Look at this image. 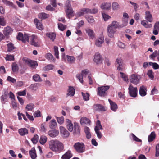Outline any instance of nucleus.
<instances>
[{
	"label": "nucleus",
	"instance_id": "nucleus-1",
	"mask_svg": "<svg viewBox=\"0 0 159 159\" xmlns=\"http://www.w3.org/2000/svg\"><path fill=\"white\" fill-rule=\"evenodd\" d=\"M66 128L70 132H72L73 130L74 126V129L73 133L74 134L79 135L80 134V126L79 124L75 122L74 123V126L72 122L69 119H67L66 120Z\"/></svg>",
	"mask_w": 159,
	"mask_h": 159
},
{
	"label": "nucleus",
	"instance_id": "nucleus-2",
	"mask_svg": "<svg viewBox=\"0 0 159 159\" xmlns=\"http://www.w3.org/2000/svg\"><path fill=\"white\" fill-rule=\"evenodd\" d=\"M49 148L52 151L58 152L64 148L63 144L57 140H52L49 142Z\"/></svg>",
	"mask_w": 159,
	"mask_h": 159
},
{
	"label": "nucleus",
	"instance_id": "nucleus-3",
	"mask_svg": "<svg viewBox=\"0 0 159 159\" xmlns=\"http://www.w3.org/2000/svg\"><path fill=\"white\" fill-rule=\"evenodd\" d=\"M119 25L118 22L113 21L111 24L108 25L107 30L108 36L110 38L113 37L116 28H119Z\"/></svg>",
	"mask_w": 159,
	"mask_h": 159
},
{
	"label": "nucleus",
	"instance_id": "nucleus-4",
	"mask_svg": "<svg viewBox=\"0 0 159 159\" xmlns=\"http://www.w3.org/2000/svg\"><path fill=\"white\" fill-rule=\"evenodd\" d=\"M140 80V75L135 74L131 75L129 78V80L130 83L134 85H137L139 83Z\"/></svg>",
	"mask_w": 159,
	"mask_h": 159
},
{
	"label": "nucleus",
	"instance_id": "nucleus-5",
	"mask_svg": "<svg viewBox=\"0 0 159 159\" xmlns=\"http://www.w3.org/2000/svg\"><path fill=\"white\" fill-rule=\"evenodd\" d=\"M109 86H102L98 88V95L104 97L106 95V91L109 89Z\"/></svg>",
	"mask_w": 159,
	"mask_h": 159
},
{
	"label": "nucleus",
	"instance_id": "nucleus-6",
	"mask_svg": "<svg viewBox=\"0 0 159 159\" xmlns=\"http://www.w3.org/2000/svg\"><path fill=\"white\" fill-rule=\"evenodd\" d=\"M13 32V29L9 26L5 27L3 31V34L7 39H9L10 36L12 34Z\"/></svg>",
	"mask_w": 159,
	"mask_h": 159
},
{
	"label": "nucleus",
	"instance_id": "nucleus-7",
	"mask_svg": "<svg viewBox=\"0 0 159 159\" xmlns=\"http://www.w3.org/2000/svg\"><path fill=\"white\" fill-rule=\"evenodd\" d=\"M74 147L76 150L78 152L82 153L84 151V145L83 143H76L74 145Z\"/></svg>",
	"mask_w": 159,
	"mask_h": 159
},
{
	"label": "nucleus",
	"instance_id": "nucleus-8",
	"mask_svg": "<svg viewBox=\"0 0 159 159\" xmlns=\"http://www.w3.org/2000/svg\"><path fill=\"white\" fill-rule=\"evenodd\" d=\"M128 90L130 96L133 97H135L137 96V89L136 87H134L130 84L128 88Z\"/></svg>",
	"mask_w": 159,
	"mask_h": 159
},
{
	"label": "nucleus",
	"instance_id": "nucleus-9",
	"mask_svg": "<svg viewBox=\"0 0 159 159\" xmlns=\"http://www.w3.org/2000/svg\"><path fill=\"white\" fill-rule=\"evenodd\" d=\"M31 44L35 47H39L38 39L37 37L34 35H32L30 39Z\"/></svg>",
	"mask_w": 159,
	"mask_h": 159
},
{
	"label": "nucleus",
	"instance_id": "nucleus-10",
	"mask_svg": "<svg viewBox=\"0 0 159 159\" xmlns=\"http://www.w3.org/2000/svg\"><path fill=\"white\" fill-rule=\"evenodd\" d=\"M93 61L96 64H98L102 61V57L98 53H96L94 56Z\"/></svg>",
	"mask_w": 159,
	"mask_h": 159
},
{
	"label": "nucleus",
	"instance_id": "nucleus-11",
	"mask_svg": "<svg viewBox=\"0 0 159 159\" xmlns=\"http://www.w3.org/2000/svg\"><path fill=\"white\" fill-rule=\"evenodd\" d=\"M93 109L96 111H105L106 110V107L103 106L100 104H95L93 106Z\"/></svg>",
	"mask_w": 159,
	"mask_h": 159
},
{
	"label": "nucleus",
	"instance_id": "nucleus-12",
	"mask_svg": "<svg viewBox=\"0 0 159 159\" xmlns=\"http://www.w3.org/2000/svg\"><path fill=\"white\" fill-rule=\"evenodd\" d=\"M60 130L61 135L64 137H67L69 135V132L66 129L62 126L60 127Z\"/></svg>",
	"mask_w": 159,
	"mask_h": 159
},
{
	"label": "nucleus",
	"instance_id": "nucleus-13",
	"mask_svg": "<svg viewBox=\"0 0 159 159\" xmlns=\"http://www.w3.org/2000/svg\"><path fill=\"white\" fill-rule=\"evenodd\" d=\"M80 123L82 125H90L91 124L90 120L88 118L85 117L81 118L80 120Z\"/></svg>",
	"mask_w": 159,
	"mask_h": 159
},
{
	"label": "nucleus",
	"instance_id": "nucleus-14",
	"mask_svg": "<svg viewBox=\"0 0 159 159\" xmlns=\"http://www.w3.org/2000/svg\"><path fill=\"white\" fill-rule=\"evenodd\" d=\"M104 42V37L102 36H101L96 40L95 42V44L97 46L100 47L102 46V44Z\"/></svg>",
	"mask_w": 159,
	"mask_h": 159
},
{
	"label": "nucleus",
	"instance_id": "nucleus-15",
	"mask_svg": "<svg viewBox=\"0 0 159 159\" xmlns=\"http://www.w3.org/2000/svg\"><path fill=\"white\" fill-rule=\"evenodd\" d=\"M116 62L119 65L117 67V70H122L123 67V61L121 58H118L116 59Z\"/></svg>",
	"mask_w": 159,
	"mask_h": 159
},
{
	"label": "nucleus",
	"instance_id": "nucleus-16",
	"mask_svg": "<svg viewBox=\"0 0 159 159\" xmlns=\"http://www.w3.org/2000/svg\"><path fill=\"white\" fill-rule=\"evenodd\" d=\"M59 134V131L55 129L50 130L48 132V135L52 138H54L57 136Z\"/></svg>",
	"mask_w": 159,
	"mask_h": 159
},
{
	"label": "nucleus",
	"instance_id": "nucleus-17",
	"mask_svg": "<svg viewBox=\"0 0 159 159\" xmlns=\"http://www.w3.org/2000/svg\"><path fill=\"white\" fill-rule=\"evenodd\" d=\"M145 18L146 20L150 22H152L153 21V19L152 15L149 11H146L145 12Z\"/></svg>",
	"mask_w": 159,
	"mask_h": 159
},
{
	"label": "nucleus",
	"instance_id": "nucleus-18",
	"mask_svg": "<svg viewBox=\"0 0 159 159\" xmlns=\"http://www.w3.org/2000/svg\"><path fill=\"white\" fill-rule=\"evenodd\" d=\"M68 93L66 95V97L70 96H73L75 93V90L73 87L69 86L68 90Z\"/></svg>",
	"mask_w": 159,
	"mask_h": 159
},
{
	"label": "nucleus",
	"instance_id": "nucleus-19",
	"mask_svg": "<svg viewBox=\"0 0 159 159\" xmlns=\"http://www.w3.org/2000/svg\"><path fill=\"white\" fill-rule=\"evenodd\" d=\"M159 31V22L157 21L155 24L153 31V33L155 35H157L158 34Z\"/></svg>",
	"mask_w": 159,
	"mask_h": 159
},
{
	"label": "nucleus",
	"instance_id": "nucleus-20",
	"mask_svg": "<svg viewBox=\"0 0 159 159\" xmlns=\"http://www.w3.org/2000/svg\"><path fill=\"white\" fill-rule=\"evenodd\" d=\"M146 88L143 85L141 86L139 89V94L142 97L145 96L147 94Z\"/></svg>",
	"mask_w": 159,
	"mask_h": 159
},
{
	"label": "nucleus",
	"instance_id": "nucleus-21",
	"mask_svg": "<svg viewBox=\"0 0 159 159\" xmlns=\"http://www.w3.org/2000/svg\"><path fill=\"white\" fill-rule=\"evenodd\" d=\"M90 11V9L84 8L82 9L79 12H78L77 15L79 16H81L85 13H89V11Z\"/></svg>",
	"mask_w": 159,
	"mask_h": 159
},
{
	"label": "nucleus",
	"instance_id": "nucleus-22",
	"mask_svg": "<svg viewBox=\"0 0 159 159\" xmlns=\"http://www.w3.org/2000/svg\"><path fill=\"white\" fill-rule=\"evenodd\" d=\"M2 1L6 5L13 8L16 9V6L12 2L7 0H2Z\"/></svg>",
	"mask_w": 159,
	"mask_h": 159
},
{
	"label": "nucleus",
	"instance_id": "nucleus-23",
	"mask_svg": "<svg viewBox=\"0 0 159 159\" xmlns=\"http://www.w3.org/2000/svg\"><path fill=\"white\" fill-rule=\"evenodd\" d=\"M18 132L19 134L22 136H24L28 133V130L25 128H21L19 129Z\"/></svg>",
	"mask_w": 159,
	"mask_h": 159
},
{
	"label": "nucleus",
	"instance_id": "nucleus-24",
	"mask_svg": "<svg viewBox=\"0 0 159 159\" xmlns=\"http://www.w3.org/2000/svg\"><path fill=\"white\" fill-rule=\"evenodd\" d=\"M65 10L66 14L69 18H70V16H74V11L72 8L66 9Z\"/></svg>",
	"mask_w": 159,
	"mask_h": 159
},
{
	"label": "nucleus",
	"instance_id": "nucleus-25",
	"mask_svg": "<svg viewBox=\"0 0 159 159\" xmlns=\"http://www.w3.org/2000/svg\"><path fill=\"white\" fill-rule=\"evenodd\" d=\"M29 154L32 159H35L37 157L36 150L34 148H33L29 151Z\"/></svg>",
	"mask_w": 159,
	"mask_h": 159
},
{
	"label": "nucleus",
	"instance_id": "nucleus-26",
	"mask_svg": "<svg viewBox=\"0 0 159 159\" xmlns=\"http://www.w3.org/2000/svg\"><path fill=\"white\" fill-rule=\"evenodd\" d=\"M86 33L90 38L93 39L95 38V34L93 31L90 29H87L86 30Z\"/></svg>",
	"mask_w": 159,
	"mask_h": 159
},
{
	"label": "nucleus",
	"instance_id": "nucleus-27",
	"mask_svg": "<svg viewBox=\"0 0 159 159\" xmlns=\"http://www.w3.org/2000/svg\"><path fill=\"white\" fill-rule=\"evenodd\" d=\"M34 23L36 26V28L40 30H42L43 29V27L42 24L37 19L34 20Z\"/></svg>",
	"mask_w": 159,
	"mask_h": 159
},
{
	"label": "nucleus",
	"instance_id": "nucleus-28",
	"mask_svg": "<svg viewBox=\"0 0 159 159\" xmlns=\"http://www.w3.org/2000/svg\"><path fill=\"white\" fill-rule=\"evenodd\" d=\"M72 156V155L71 153L70 150H68L62 156V159H69Z\"/></svg>",
	"mask_w": 159,
	"mask_h": 159
},
{
	"label": "nucleus",
	"instance_id": "nucleus-29",
	"mask_svg": "<svg viewBox=\"0 0 159 159\" xmlns=\"http://www.w3.org/2000/svg\"><path fill=\"white\" fill-rule=\"evenodd\" d=\"M108 101L111 105V109L113 111H116L117 108V104L110 99H108Z\"/></svg>",
	"mask_w": 159,
	"mask_h": 159
},
{
	"label": "nucleus",
	"instance_id": "nucleus-30",
	"mask_svg": "<svg viewBox=\"0 0 159 159\" xmlns=\"http://www.w3.org/2000/svg\"><path fill=\"white\" fill-rule=\"evenodd\" d=\"M147 20H143L141 21V24L146 28H151L152 27V25L151 24H149Z\"/></svg>",
	"mask_w": 159,
	"mask_h": 159
},
{
	"label": "nucleus",
	"instance_id": "nucleus-31",
	"mask_svg": "<svg viewBox=\"0 0 159 159\" xmlns=\"http://www.w3.org/2000/svg\"><path fill=\"white\" fill-rule=\"evenodd\" d=\"M28 65L29 66L34 68L37 66L38 64L36 61L30 60Z\"/></svg>",
	"mask_w": 159,
	"mask_h": 159
},
{
	"label": "nucleus",
	"instance_id": "nucleus-32",
	"mask_svg": "<svg viewBox=\"0 0 159 159\" xmlns=\"http://www.w3.org/2000/svg\"><path fill=\"white\" fill-rule=\"evenodd\" d=\"M57 126V123L55 120L53 119L51 120L50 122L49 127L51 129H54L56 128Z\"/></svg>",
	"mask_w": 159,
	"mask_h": 159
},
{
	"label": "nucleus",
	"instance_id": "nucleus-33",
	"mask_svg": "<svg viewBox=\"0 0 159 159\" xmlns=\"http://www.w3.org/2000/svg\"><path fill=\"white\" fill-rule=\"evenodd\" d=\"M111 7L110 3H105L101 6V8L102 9L109 10L110 9Z\"/></svg>",
	"mask_w": 159,
	"mask_h": 159
},
{
	"label": "nucleus",
	"instance_id": "nucleus-34",
	"mask_svg": "<svg viewBox=\"0 0 159 159\" xmlns=\"http://www.w3.org/2000/svg\"><path fill=\"white\" fill-rule=\"evenodd\" d=\"M46 36L53 41L56 38V34L54 33H47Z\"/></svg>",
	"mask_w": 159,
	"mask_h": 159
},
{
	"label": "nucleus",
	"instance_id": "nucleus-35",
	"mask_svg": "<svg viewBox=\"0 0 159 159\" xmlns=\"http://www.w3.org/2000/svg\"><path fill=\"white\" fill-rule=\"evenodd\" d=\"M54 66L52 64H49L43 68V70L44 71H48L52 70L53 69Z\"/></svg>",
	"mask_w": 159,
	"mask_h": 159
},
{
	"label": "nucleus",
	"instance_id": "nucleus-36",
	"mask_svg": "<svg viewBox=\"0 0 159 159\" xmlns=\"http://www.w3.org/2000/svg\"><path fill=\"white\" fill-rule=\"evenodd\" d=\"M8 94V92L7 90H6L4 93L1 96V100L2 102H6L7 98V95Z\"/></svg>",
	"mask_w": 159,
	"mask_h": 159
},
{
	"label": "nucleus",
	"instance_id": "nucleus-37",
	"mask_svg": "<svg viewBox=\"0 0 159 159\" xmlns=\"http://www.w3.org/2000/svg\"><path fill=\"white\" fill-rule=\"evenodd\" d=\"M102 127L101 124L99 120H97L96 122V125L95 127V130H99V129L102 130Z\"/></svg>",
	"mask_w": 159,
	"mask_h": 159
},
{
	"label": "nucleus",
	"instance_id": "nucleus-38",
	"mask_svg": "<svg viewBox=\"0 0 159 159\" xmlns=\"http://www.w3.org/2000/svg\"><path fill=\"white\" fill-rule=\"evenodd\" d=\"M155 137V134L154 132H151L150 134L149 135L148 138V140L149 142H151L152 141Z\"/></svg>",
	"mask_w": 159,
	"mask_h": 159
},
{
	"label": "nucleus",
	"instance_id": "nucleus-39",
	"mask_svg": "<svg viewBox=\"0 0 159 159\" xmlns=\"http://www.w3.org/2000/svg\"><path fill=\"white\" fill-rule=\"evenodd\" d=\"M47 137L45 136H41L40 137L39 142L42 145L44 144L47 141Z\"/></svg>",
	"mask_w": 159,
	"mask_h": 159
},
{
	"label": "nucleus",
	"instance_id": "nucleus-40",
	"mask_svg": "<svg viewBox=\"0 0 159 159\" xmlns=\"http://www.w3.org/2000/svg\"><path fill=\"white\" fill-rule=\"evenodd\" d=\"M34 80L35 82H41L42 81L40 76L38 74H35L33 76Z\"/></svg>",
	"mask_w": 159,
	"mask_h": 159
},
{
	"label": "nucleus",
	"instance_id": "nucleus-41",
	"mask_svg": "<svg viewBox=\"0 0 159 159\" xmlns=\"http://www.w3.org/2000/svg\"><path fill=\"white\" fill-rule=\"evenodd\" d=\"M7 46L8 48L7 51L10 52H11L15 48L13 44L11 43L8 44Z\"/></svg>",
	"mask_w": 159,
	"mask_h": 159
},
{
	"label": "nucleus",
	"instance_id": "nucleus-42",
	"mask_svg": "<svg viewBox=\"0 0 159 159\" xmlns=\"http://www.w3.org/2000/svg\"><path fill=\"white\" fill-rule=\"evenodd\" d=\"M18 65L15 63H13L12 65V70L13 72H16L18 70Z\"/></svg>",
	"mask_w": 159,
	"mask_h": 159
},
{
	"label": "nucleus",
	"instance_id": "nucleus-43",
	"mask_svg": "<svg viewBox=\"0 0 159 159\" xmlns=\"http://www.w3.org/2000/svg\"><path fill=\"white\" fill-rule=\"evenodd\" d=\"M46 57L50 61H53L54 60L53 56L50 53H48L46 54Z\"/></svg>",
	"mask_w": 159,
	"mask_h": 159
},
{
	"label": "nucleus",
	"instance_id": "nucleus-44",
	"mask_svg": "<svg viewBox=\"0 0 159 159\" xmlns=\"http://www.w3.org/2000/svg\"><path fill=\"white\" fill-rule=\"evenodd\" d=\"M34 104L33 103H29L26 105V109L28 111H31L34 109Z\"/></svg>",
	"mask_w": 159,
	"mask_h": 159
},
{
	"label": "nucleus",
	"instance_id": "nucleus-45",
	"mask_svg": "<svg viewBox=\"0 0 159 159\" xmlns=\"http://www.w3.org/2000/svg\"><path fill=\"white\" fill-rule=\"evenodd\" d=\"M54 55L57 59L59 58L58 48L57 47L55 46L54 47Z\"/></svg>",
	"mask_w": 159,
	"mask_h": 159
},
{
	"label": "nucleus",
	"instance_id": "nucleus-46",
	"mask_svg": "<svg viewBox=\"0 0 159 159\" xmlns=\"http://www.w3.org/2000/svg\"><path fill=\"white\" fill-rule=\"evenodd\" d=\"M81 93L83 97V99L84 100L87 101L89 100V95L88 93H84L83 92H82Z\"/></svg>",
	"mask_w": 159,
	"mask_h": 159
},
{
	"label": "nucleus",
	"instance_id": "nucleus-47",
	"mask_svg": "<svg viewBox=\"0 0 159 159\" xmlns=\"http://www.w3.org/2000/svg\"><path fill=\"white\" fill-rule=\"evenodd\" d=\"M149 64L150 66H152L153 68L154 69H159V65L156 63L149 62Z\"/></svg>",
	"mask_w": 159,
	"mask_h": 159
},
{
	"label": "nucleus",
	"instance_id": "nucleus-48",
	"mask_svg": "<svg viewBox=\"0 0 159 159\" xmlns=\"http://www.w3.org/2000/svg\"><path fill=\"white\" fill-rule=\"evenodd\" d=\"M56 119L58 123L60 124H62L64 122V117L63 116L56 117Z\"/></svg>",
	"mask_w": 159,
	"mask_h": 159
},
{
	"label": "nucleus",
	"instance_id": "nucleus-49",
	"mask_svg": "<svg viewBox=\"0 0 159 159\" xmlns=\"http://www.w3.org/2000/svg\"><path fill=\"white\" fill-rule=\"evenodd\" d=\"M67 59L68 62L70 63H73L75 61V58L74 57L67 56Z\"/></svg>",
	"mask_w": 159,
	"mask_h": 159
},
{
	"label": "nucleus",
	"instance_id": "nucleus-50",
	"mask_svg": "<svg viewBox=\"0 0 159 159\" xmlns=\"http://www.w3.org/2000/svg\"><path fill=\"white\" fill-rule=\"evenodd\" d=\"M39 139V136L37 135H34L33 138H32L31 141L33 142V143L34 144H36L38 142V140Z\"/></svg>",
	"mask_w": 159,
	"mask_h": 159
},
{
	"label": "nucleus",
	"instance_id": "nucleus-51",
	"mask_svg": "<svg viewBox=\"0 0 159 159\" xmlns=\"http://www.w3.org/2000/svg\"><path fill=\"white\" fill-rule=\"evenodd\" d=\"M0 25L2 26H4L6 25V21L3 16H0Z\"/></svg>",
	"mask_w": 159,
	"mask_h": 159
},
{
	"label": "nucleus",
	"instance_id": "nucleus-52",
	"mask_svg": "<svg viewBox=\"0 0 159 159\" xmlns=\"http://www.w3.org/2000/svg\"><path fill=\"white\" fill-rule=\"evenodd\" d=\"M154 73L152 70H149L147 73V75L151 79H153L154 78Z\"/></svg>",
	"mask_w": 159,
	"mask_h": 159
},
{
	"label": "nucleus",
	"instance_id": "nucleus-53",
	"mask_svg": "<svg viewBox=\"0 0 159 159\" xmlns=\"http://www.w3.org/2000/svg\"><path fill=\"white\" fill-rule=\"evenodd\" d=\"M84 76L81 74H77L76 77L79 80V81L82 83L83 82V77Z\"/></svg>",
	"mask_w": 159,
	"mask_h": 159
},
{
	"label": "nucleus",
	"instance_id": "nucleus-54",
	"mask_svg": "<svg viewBox=\"0 0 159 159\" xmlns=\"http://www.w3.org/2000/svg\"><path fill=\"white\" fill-rule=\"evenodd\" d=\"M127 23L128 20L127 19H124L122 20V24L120 25H119V28H123L126 26L127 25Z\"/></svg>",
	"mask_w": 159,
	"mask_h": 159
},
{
	"label": "nucleus",
	"instance_id": "nucleus-55",
	"mask_svg": "<svg viewBox=\"0 0 159 159\" xmlns=\"http://www.w3.org/2000/svg\"><path fill=\"white\" fill-rule=\"evenodd\" d=\"M58 28L61 30L63 31L66 28V26L64 25L63 24L61 23H58Z\"/></svg>",
	"mask_w": 159,
	"mask_h": 159
},
{
	"label": "nucleus",
	"instance_id": "nucleus-56",
	"mask_svg": "<svg viewBox=\"0 0 159 159\" xmlns=\"http://www.w3.org/2000/svg\"><path fill=\"white\" fill-rule=\"evenodd\" d=\"M120 74L121 75V77L123 79V80L126 82L128 81V79L127 76L124 73L120 72Z\"/></svg>",
	"mask_w": 159,
	"mask_h": 159
},
{
	"label": "nucleus",
	"instance_id": "nucleus-57",
	"mask_svg": "<svg viewBox=\"0 0 159 159\" xmlns=\"http://www.w3.org/2000/svg\"><path fill=\"white\" fill-rule=\"evenodd\" d=\"M26 41L29 42V36L26 34H24L23 36L22 42L25 43Z\"/></svg>",
	"mask_w": 159,
	"mask_h": 159
},
{
	"label": "nucleus",
	"instance_id": "nucleus-58",
	"mask_svg": "<svg viewBox=\"0 0 159 159\" xmlns=\"http://www.w3.org/2000/svg\"><path fill=\"white\" fill-rule=\"evenodd\" d=\"M86 18L88 22L89 23H93L94 21L93 17L92 16L86 17Z\"/></svg>",
	"mask_w": 159,
	"mask_h": 159
},
{
	"label": "nucleus",
	"instance_id": "nucleus-59",
	"mask_svg": "<svg viewBox=\"0 0 159 159\" xmlns=\"http://www.w3.org/2000/svg\"><path fill=\"white\" fill-rule=\"evenodd\" d=\"M158 51H157L156 50L152 54L150 55V58L153 59L156 56H157L158 57Z\"/></svg>",
	"mask_w": 159,
	"mask_h": 159
},
{
	"label": "nucleus",
	"instance_id": "nucleus-60",
	"mask_svg": "<svg viewBox=\"0 0 159 159\" xmlns=\"http://www.w3.org/2000/svg\"><path fill=\"white\" fill-rule=\"evenodd\" d=\"M119 5L116 2H114L112 4V7L113 10H116L119 8Z\"/></svg>",
	"mask_w": 159,
	"mask_h": 159
},
{
	"label": "nucleus",
	"instance_id": "nucleus-61",
	"mask_svg": "<svg viewBox=\"0 0 159 159\" xmlns=\"http://www.w3.org/2000/svg\"><path fill=\"white\" fill-rule=\"evenodd\" d=\"M65 9L67 8H70L71 7V6L70 4V2L69 0H67L66 2V4L65 5Z\"/></svg>",
	"mask_w": 159,
	"mask_h": 159
},
{
	"label": "nucleus",
	"instance_id": "nucleus-62",
	"mask_svg": "<svg viewBox=\"0 0 159 159\" xmlns=\"http://www.w3.org/2000/svg\"><path fill=\"white\" fill-rule=\"evenodd\" d=\"M102 16L105 21H107L110 18V16L105 13H102Z\"/></svg>",
	"mask_w": 159,
	"mask_h": 159
},
{
	"label": "nucleus",
	"instance_id": "nucleus-63",
	"mask_svg": "<svg viewBox=\"0 0 159 159\" xmlns=\"http://www.w3.org/2000/svg\"><path fill=\"white\" fill-rule=\"evenodd\" d=\"M14 59V57L13 55H7L6 57V60L12 61Z\"/></svg>",
	"mask_w": 159,
	"mask_h": 159
},
{
	"label": "nucleus",
	"instance_id": "nucleus-64",
	"mask_svg": "<svg viewBox=\"0 0 159 159\" xmlns=\"http://www.w3.org/2000/svg\"><path fill=\"white\" fill-rule=\"evenodd\" d=\"M33 115L34 117H39L41 116V112L39 110H38L34 112Z\"/></svg>",
	"mask_w": 159,
	"mask_h": 159
}]
</instances>
